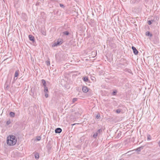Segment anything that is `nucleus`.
<instances>
[{"mask_svg": "<svg viewBox=\"0 0 160 160\" xmlns=\"http://www.w3.org/2000/svg\"><path fill=\"white\" fill-rule=\"evenodd\" d=\"M7 142L8 144L10 146L14 145L16 143V138L13 135L8 136L7 138Z\"/></svg>", "mask_w": 160, "mask_h": 160, "instance_id": "f257e3e1", "label": "nucleus"}, {"mask_svg": "<svg viewBox=\"0 0 160 160\" xmlns=\"http://www.w3.org/2000/svg\"><path fill=\"white\" fill-rule=\"evenodd\" d=\"M102 130L101 129H98L93 135V137L94 138H96L97 137L102 133Z\"/></svg>", "mask_w": 160, "mask_h": 160, "instance_id": "f03ea898", "label": "nucleus"}, {"mask_svg": "<svg viewBox=\"0 0 160 160\" xmlns=\"http://www.w3.org/2000/svg\"><path fill=\"white\" fill-rule=\"evenodd\" d=\"M62 39H58V41L56 42H55L53 44L52 46H57L58 45H61L62 43Z\"/></svg>", "mask_w": 160, "mask_h": 160, "instance_id": "7ed1b4c3", "label": "nucleus"}, {"mask_svg": "<svg viewBox=\"0 0 160 160\" xmlns=\"http://www.w3.org/2000/svg\"><path fill=\"white\" fill-rule=\"evenodd\" d=\"M19 72V71L18 70H17L15 71L14 78V79L15 81L17 79V78H15L17 77L18 76Z\"/></svg>", "mask_w": 160, "mask_h": 160, "instance_id": "20e7f679", "label": "nucleus"}, {"mask_svg": "<svg viewBox=\"0 0 160 160\" xmlns=\"http://www.w3.org/2000/svg\"><path fill=\"white\" fill-rule=\"evenodd\" d=\"M132 48L133 51V53H134V54L135 55H137L138 53V52L136 48L133 46H132Z\"/></svg>", "mask_w": 160, "mask_h": 160, "instance_id": "39448f33", "label": "nucleus"}, {"mask_svg": "<svg viewBox=\"0 0 160 160\" xmlns=\"http://www.w3.org/2000/svg\"><path fill=\"white\" fill-rule=\"evenodd\" d=\"M28 37L30 40L32 41V42H35L34 37L33 36L30 35H29Z\"/></svg>", "mask_w": 160, "mask_h": 160, "instance_id": "423d86ee", "label": "nucleus"}, {"mask_svg": "<svg viewBox=\"0 0 160 160\" xmlns=\"http://www.w3.org/2000/svg\"><path fill=\"white\" fill-rule=\"evenodd\" d=\"M82 90L83 92L86 93L88 92V89L87 87L84 86L82 88Z\"/></svg>", "mask_w": 160, "mask_h": 160, "instance_id": "0eeeda50", "label": "nucleus"}, {"mask_svg": "<svg viewBox=\"0 0 160 160\" xmlns=\"http://www.w3.org/2000/svg\"><path fill=\"white\" fill-rule=\"evenodd\" d=\"M62 129L60 128H58L55 130V132L56 133H59L61 132Z\"/></svg>", "mask_w": 160, "mask_h": 160, "instance_id": "6e6552de", "label": "nucleus"}, {"mask_svg": "<svg viewBox=\"0 0 160 160\" xmlns=\"http://www.w3.org/2000/svg\"><path fill=\"white\" fill-rule=\"evenodd\" d=\"M134 151V150L130 151H128V152H127V153H125V154H127V156L131 155L133 153H134V152H132Z\"/></svg>", "mask_w": 160, "mask_h": 160, "instance_id": "1a4fd4ad", "label": "nucleus"}, {"mask_svg": "<svg viewBox=\"0 0 160 160\" xmlns=\"http://www.w3.org/2000/svg\"><path fill=\"white\" fill-rule=\"evenodd\" d=\"M143 149V147H140L138 148H137L136 149L134 150H135L137 151L138 152H140L141 149Z\"/></svg>", "mask_w": 160, "mask_h": 160, "instance_id": "9d476101", "label": "nucleus"}, {"mask_svg": "<svg viewBox=\"0 0 160 160\" xmlns=\"http://www.w3.org/2000/svg\"><path fill=\"white\" fill-rule=\"evenodd\" d=\"M42 83L43 85L44 86V87H46V84L45 81L44 79H42Z\"/></svg>", "mask_w": 160, "mask_h": 160, "instance_id": "9b49d317", "label": "nucleus"}, {"mask_svg": "<svg viewBox=\"0 0 160 160\" xmlns=\"http://www.w3.org/2000/svg\"><path fill=\"white\" fill-rule=\"evenodd\" d=\"M9 115L11 117H14L15 116V113L13 112H10Z\"/></svg>", "mask_w": 160, "mask_h": 160, "instance_id": "f8f14e48", "label": "nucleus"}, {"mask_svg": "<svg viewBox=\"0 0 160 160\" xmlns=\"http://www.w3.org/2000/svg\"><path fill=\"white\" fill-rule=\"evenodd\" d=\"M35 157L36 159H38L39 158V155L38 153H36L35 155Z\"/></svg>", "mask_w": 160, "mask_h": 160, "instance_id": "ddd939ff", "label": "nucleus"}, {"mask_svg": "<svg viewBox=\"0 0 160 160\" xmlns=\"http://www.w3.org/2000/svg\"><path fill=\"white\" fill-rule=\"evenodd\" d=\"M146 35L148 36H152V34L150 33L149 32L147 31L146 32Z\"/></svg>", "mask_w": 160, "mask_h": 160, "instance_id": "4468645a", "label": "nucleus"}, {"mask_svg": "<svg viewBox=\"0 0 160 160\" xmlns=\"http://www.w3.org/2000/svg\"><path fill=\"white\" fill-rule=\"evenodd\" d=\"M83 80L86 82H88L89 81L88 78L86 77L83 78Z\"/></svg>", "mask_w": 160, "mask_h": 160, "instance_id": "2eb2a0df", "label": "nucleus"}, {"mask_svg": "<svg viewBox=\"0 0 160 160\" xmlns=\"http://www.w3.org/2000/svg\"><path fill=\"white\" fill-rule=\"evenodd\" d=\"M63 34H64L65 35H68L69 34V32L68 31H66L63 32Z\"/></svg>", "mask_w": 160, "mask_h": 160, "instance_id": "dca6fc26", "label": "nucleus"}, {"mask_svg": "<svg viewBox=\"0 0 160 160\" xmlns=\"http://www.w3.org/2000/svg\"><path fill=\"white\" fill-rule=\"evenodd\" d=\"M48 89L47 87H44V92L45 93H48Z\"/></svg>", "mask_w": 160, "mask_h": 160, "instance_id": "f3484780", "label": "nucleus"}, {"mask_svg": "<svg viewBox=\"0 0 160 160\" xmlns=\"http://www.w3.org/2000/svg\"><path fill=\"white\" fill-rule=\"evenodd\" d=\"M148 140H150L151 139V136L149 135H148L147 136Z\"/></svg>", "mask_w": 160, "mask_h": 160, "instance_id": "a211bd4d", "label": "nucleus"}, {"mask_svg": "<svg viewBox=\"0 0 160 160\" xmlns=\"http://www.w3.org/2000/svg\"><path fill=\"white\" fill-rule=\"evenodd\" d=\"M77 98H74L72 100V103H74L76 101H77Z\"/></svg>", "mask_w": 160, "mask_h": 160, "instance_id": "6ab92c4d", "label": "nucleus"}, {"mask_svg": "<svg viewBox=\"0 0 160 160\" xmlns=\"http://www.w3.org/2000/svg\"><path fill=\"white\" fill-rule=\"evenodd\" d=\"M46 62L48 65H49L50 64V62L49 59Z\"/></svg>", "mask_w": 160, "mask_h": 160, "instance_id": "aec40b11", "label": "nucleus"}, {"mask_svg": "<svg viewBox=\"0 0 160 160\" xmlns=\"http://www.w3.org/2000/svg\"><path fill=\"white\" fill-rule=\"evenodd\" d=\"M41 139V137L40 136H38L37 137V141H40Z\"/></svg>", "mask_w": 160, "mask_h": 160, "instance_id": "412c9836", "label": "nucleus"}, {"mask_svg": "<svg viewBox=\"0 0 160 160\" xmlns=\"http://www.w3.org/2000/svg\"><path fill=\"white\" fill-rule=\"evenodd\" d=\"M11 123L10 120H9L7 122L6 124L7 125H9Z\"/></svg>", "mask_w": 160, "mask_h": 160, "instance_id": "4be33fe9", "label": "nucleus"}, {"mask_svg": "<svg viewBox=\"0 0 160 160\" xmlns=\"http://www.w3.org/2000/svg\"><path fill=\"white\" fill-rule=\"evenodd\" d=\"M121 112V110H120V109H117L116 111V112L118 113H119L120 112Z\"/></svg>", "mask_w": 160, "mask_h": 160, "instance_id": "5701e85b", "label": "nucleus"}, {"mask_svg": "<svg viewBox=\"0 0 160 160\" xmlns=\"http://www.w3.org/2000/svg\"><path fill=\"white\" fill-rule=\"evenodd\" d=\"M148 23L149 25H151L152 24V22L151 21L149 20L148 21Z\"/></svg>", "mask_w": 160, "mask_h": 160, "instance_id": "b1692460", "label": "nucleus"}, {"mask_svg": "<svg viewBox=\"0 0 160 160\" xmlns=\"http://www.w3.org/2000/svg\"><path fill=\"white\" fill-rule=\"evenodd\" d=\"M45 97L47 98L48 97V94L47 93H45Z\"/></svg>", "mask_w": 160, "mask_h": 160, "instance_id": "393cba45", "label": "nucleus"}, {"mask_svg": "<svg viewBox=\"0 0 160 160\" xmlns=\"http://www.w3.org/2000/svg\"><path fill=\"white\" fill-rule=\"evenodd\" d=\"M100 117V116L99 114H98L97 115V116H96V118H97V119H98L99 118V117Z\"/></svg>", "mask_w": 160, "mask_h": 160, "instance_id": "a878e982", "label": "nucleus"}, {"mask_svg": "<svg viewBox=\"0 0 160 160\" xmlns=\"http://www.w3.org/2000/svg\"><path fill=\"white\" fill-rule=\"evenodd\" d=\"M42 34L43 35H44V36H45V35H46V32H44V31H43V32H42Z\"/></svg>", "mask_w": 160, "mask_h": 160, "instance_id": "bb28decb", "label": "nucleus"}, {"mask_svg": "<svg viewBox=\"0 0 160 160\" xmlns=\"http://www.w3.org/2000/svg\"><path fill=\"white\" fill-rule=\"evenodd\" d=\"M113 93H114V95H115L114 93H116V92H113Z\"/></svg>", "mask_w": 160, "mask_h": 160, "instance_id": "cd10ccee", "label": "nucleus"}, {"mask_svg": "<svg viewBox=\"0 0 160 160\" xmlns=\"http://www.w3.org/2000/svg\"><path fill=\"white\" fill-rule=\"evenodd\" d=\"M60 6H62V5H61V4H60Z\"/></svg>", "mask_w": 160, "mask_h": 160, "instance_id": "c85d7f7f", "label": "nucleus"}, {"mask_svg": "<svg viewBox=\"0 0 160 160\" xmlns=\"http://www.w3.org/2000/svg\"><path fill=\"white\" fill-rule=\"evenodd\" d=\"M60 6H62V5H61V4H60Z\"/></svg>", "mask_w": 160, "mask_h": 160, "instance_id": "c756f323", "label": "nucleus"}]
</instances>
